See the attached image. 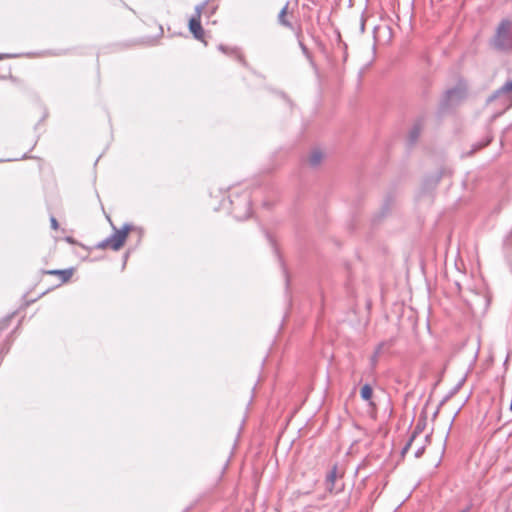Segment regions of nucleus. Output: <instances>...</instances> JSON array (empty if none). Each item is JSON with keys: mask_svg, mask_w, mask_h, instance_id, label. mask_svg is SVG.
Here are the masks:
<instances>
[{"mask_svg": "<svg viewBox=\"0 0 512 512\" xmlns=\"http://www.w3.org/2000/svg\"><path fill=\"white\" fill-rule=\"evenodd\" d=\"M372 394H373V390L369 384H365L362 386V388L360 390L361 398L365 401H368L369 405L374 407L375 404L371 401Z\"/></svg>", "mask_w": 512, "mask_h": 512, "instance_id": "10", "label": "nucleus"}, {"mask_svg": "<svg viewBox=\"0 0 512 512\" xmlns=\"http://www.w3.org/2000/svg\"><path fill=\"white\" fill-rule=\"evenodd\" d=\"M45 273L49 274V275H58L60 277L61 283H65L72 277L73 270L72 269L49 270V271H45Z\"/></svg>", "mask_w": 512, "mask_h": 512, "instance_id": "9", "label": "nucleus"}, {"mask_svg": "<svg viewBox=\"0 0 512 512\" xmlns=\"http://www.w3.org/2000/svg\"><path fill=\"white\" fill-rule=\"evenodd\" d=\"M327 156L328 155L326 154V152L322 148L315 147V148L312 149L308 160H313V161L323 160Z\"/></svg>", "mask_w": 512, "mask_h": 512, "instance_id": "11", "label": "nucleus"}, {"mask_svg": "<svg viewBox=\"0 0 512 512\" xmlns=\"http://www.w3.org/2000/svg\"><path fill=\"white\" fill-rule=\"evenodd\" d=\"M466 96V90L462 86L454 87L445 94L444 105L449 107L457 104Z\"/></svg>", "mask_w": 512, "mask_h": 512, "instance_id": "5", "label": "nucleus"}, {"mask_svg": "<svg viewBox=\"0 0 512 512\" xmlns=\"http://www.w3.org/2000/svg\"><path fill=\"white\" fill-rule=\"evenodd\" d=\"M511 22L503 20L498 28L496 35L493 39V44L496 49L507 50L512 48V37L510 34Z\"/></svg>", "mask_w": 512, "mask_h": 512, "instance_id": "2", "label": "nucleus"}, {"mask_svg": "<svg viewBox=\"0 0 512 512\" xmlns=\"http://www.w3.org/2000/svg\"><path fill=\"white\" fill-rule=\"evenodd\" d=\"M425 122L424 119H417L412 126L410 127L407 134V142L409 145H414L421 136L422 131L424 130Z\"/></svg>", "mask_w": 512, "mask_h": 512, "instance_id": "6", "label": "nucleus"}, {"mask_svg": "<svg viewBox=\"0 0 512 512\" xmlns=\"http://www.w3.org/2000/svg\"><path fill=\"white\" fill-rule=\"evenodd\" d=\"M2 59H3V56L0 54V60H2Z\"/></svg>", "mask_w": 512, "mask_h": 512, "instance_id": "23", "label": "nucleus"}, {"mask_svg": "<svg viewBox=\"0 0 512 512\" xmlns=\"http://www.w3.org/2000/svg\"><path fill=\"white\" fill-rule=\"evenodd\" d=\"M338 478V467L337 465H334L331 470L327 473L325 477V489L330 494L332 493H338L341 491V488L336 487V479Z\"/></svg>", "mask_w": 512, "mask_h": 512, "instance_id": "7", "label": "nucleus"}, {"mask_svg": "<svg viewBox=\"0 0 512 512\" xmlns=\"http://www.w3.org/2000/svg\"><path fill=\"white\" fill-rule=\"evenodd\" d=\"M288 6L289 2L286 3V5L281 9V11L278 14V22L280 25L293 30L294 27L292 23L288 20L287 14H288Z\"/></svg>", "mask_w": 512, "mask_h": 512, "instance_id": "8", "label": "nucleus"}, {"mask_svg": "<svg viewBox=\"0 0 512 512\" xmlns=\"http://www.w3.org/2000/svg\"><path fill=\"white\" fill-rule=\"evenodd\" d=\"M301 47H302L303 51L307 50L306 47L304 45H302V44H301Z\"/></svg>", "mask_w": 512, "mask_h": 512, "instance_id": "21", "label": "nucleus"}, {"mask_svg": "<svg viewBox=\"0 0 512 512\" xmlns=\"http://www.w3.org/2000/svg\"><path fill=\"white\" fill-rule=\"evenodd\" d=\"M380 355L376 354V353H373L371 358H370V363H371V366L374 368L377 363H378V358H379Z\"/></svg>", "mask_w": 512, "mask_h": 512, "instance_id": "15", "label": "nucleus"}, {"mask_svg": "<svg viewBox=\"0 0 512 512\" xmlns=\"http://www.w3.org/2000/svg\"><path fill=\"white\" fill-rule=\"evenodd\" d=\"M424 449H425V448H424V446H423V445L419 446V447L415 450V457H416V458L421 457V456H422V454L424 453Z\"/></svg>", "mask_w": 512, "mask_h": 512, "instance_id": "17", "label": "nucleus"}, {"mask_svg": "<svg viewBox=\"0 0 512 512\" xmlns=\"http://www.w3.org/2000/svg\"><path fill=\"white\" fill-rule=\"evenodd\" d=\"M510 411L512 412V399H511V403H510V407H509Z\"/></svg>", "mask_w": 512, "mask_h": 512, "instance_id": "22", "label": "nucleus"}, {"mask_svg": "<svg viewBox=\"0 0 512 512\" xmlns=\"http://www.w3.org/2000/svg\"><path fill=\"white\" fill-rule=\"evenodd\" d=\"M488 143H489V140H488L487 142H485L484 144H482V145H479V146L475 147V148L473 149V151H474V150H476V149H480L481 147H483V146H485V145H488Z\"/></svg>", "mask_w": 512, "mask_h": 512, "instance_id": "19", "label": "nucleus"}, {"mask_svg": "<svg viewBox=\"0 0 512 512\" xmlns=\"http://www.w3.org/2000/svg\"><path fill=\"white\" fill-rule=\"evenodd\" d=\"M392 346H393V340L382 341L381 343H379L377 345V347L375 348L374 353H376L378 355H381L384 352L385 349H389Z\"/></svg>", "mask_w": 512, "mask_h": 512, "instance_id": "13", "label": "nucleus"}, {"mask_svg": "<svg viewBox=\"0 0 512 512\" xmlns=\"http://www.w3.org/2000/svg\"><path fill=\"white\" fill-rule=\"evenodd\" d=\"M50 223H51V228L54 229V230H57L59 228V224H58V221L56 220L55 217H51L50 218Z\"/></svg>", "mask_w": 512, "mask_h": 512, "instance_id": "16", "label": "nucleus"}, {"mask_svg": "<svg viewBox=\"0 0 512 512\" xmlns=\"http://www.w3.org/2000/svg\"><path fill=\"white\" fill-rule=\"evenodd\" d=\"M130 230L131 225L125 224L121 229H115V232L110 237L99 242L96 247L99 249L110 247L111 249L117 251L123 246Z\"/></svg>", "mask_w": 512, "mask_h": 512, "instance_id": "1", "label": "nucleus"}, {"mask_svg": "<svg viewBox=\"0 0 512 512\" xmlns=\"http://www.w3.org/2000/svg\"><path fill=\"white\" fill-rule=\"evenodd\" d=\"M421 430L419 429V427L417 426L415 428V430L413 431L410 439L408 440V442L406 443V445L403 447L402 449V455H404L405 453H407V451L409 450V448L411 447L412 443L414 442V440L416 439V437L420 434Z\"/></svg>", "mask_w": 512, "mask_h": 512, "instance_id": "12", "label": "nucleus"}, {"mask_svg": "<svg viewBox=\"0 0 512 512\" xmlns=\"http://www.w3.org/2000/svg\"><path fill=\"white\" fill-rule=\"evenodd\" d=\"M470 509H471V506H467L466 508H464L463 510H461L460 512H470Z\"/></svg>", "mask_w": 512, "mask_h": 512, "instance_id": "20", "label": "nucleus"}, {"mask_svg": "<svg viewBox=\"0 0 512 512\" xmlns=\"http://www.w3.org/2000/svg\"><path fill=\"white\" fill-rule=\"evenodd\" d=\"M208 5V1L202 3L201 5H197L195 7V13L192 15V17L189 20V29L193 36L197 40H201L204 37V30L201 26V15L202 12L205 10V8Z\"/></svg>", "mask_w": 512, "mask_h": 512, "instance_id": "3", "label": "nucleus"}, {"mask_svg": "<svg viewBox=\"0 0 512 512\" xmlns=\"http://www.w3.org/2000/svg\"><path fill=\"white\" fill-rule=\"evenodd\" d=\"M499 90L496 92V94L493 96V97H490V100H493V98H496L498 97L499 95H501L502 93H498ZM505 95H508L509 93H504Z\"/></svg>", "mask_w": 512, "mask_h": 512, "instance_id": "18", "label": "nucleus"}, {"mask_svg": "<svg viewBox=\"0 0 512 512\" xmlns=\"http://www.w3.org/2000/svg\"><path fill=\"white\" fill-rule=\"evenodd\" d=\"M232 204V213L235 218L238 220H245L251 214V201L248 195H245L241 201L235 203L234 200H231Z\"/></svg>", "mask_w": 512, "mask_h": 512, "instance_id": "4", "label": "nucleus"}, {"mask_svg": "<svg viewBox=\"0 0 512 512\" xmlns=\"http://www.w3.org/2000/svg\"><path fill=\"white\" fill-rule=\"evenodd\" d=\"M512 91V80L508 81L504 84V86L499 89L498 93H510Z\"/></svg>", "mask_w": 512, "mask_h": 512, "instance_id": "14", "label": "nucleus"}]
</instances>
